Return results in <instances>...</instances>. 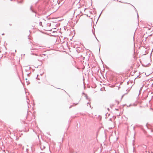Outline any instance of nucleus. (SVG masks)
<instances>
[{"label": "nucleus", "mask_w": 153, "mask_h": 153, "mask_svg": "<svg viewBox=\"0 0 153 153\" xmlns=\"http://www.w3.org/2000/svg\"><path fill=\"white\" fill-rule=\"evenodd\" d=\"M51 7L53 11H56L59 8V3L56 0H53L51 5Z\"/></svg>", "instance_id": "f257e3e1"}]
</instances>
